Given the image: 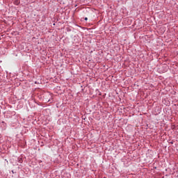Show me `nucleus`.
<instances>
[{
	"instance_id": "f257e3e1",
	"label": "nucleus",
	"mask_w": 178,
	"mask_h": 178,
	"mask_svg": "<svg viewBox=\"0 0 178 178\" xmlns=\"http://www.w3.org/2000/svg\"><path fill=\"white\" fill-rule=\"evenodd\" d=\"M85 20H86V21L88 20V18L85 17Z\"/></svg>"
}]
</instances>
